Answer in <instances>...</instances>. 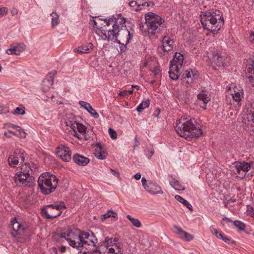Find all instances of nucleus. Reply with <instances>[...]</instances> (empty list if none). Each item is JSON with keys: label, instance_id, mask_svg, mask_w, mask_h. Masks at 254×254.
Segmentation results:
<instances>
[{"label": "nucleus", "instance_id": "nucleus-1", "mask_svg": "<svg viewBox=\"0 0 254 254\" xmlns=\"http://www.w3.org/2000/svg\"><path fill=\"white\" fill-rule=\"evenodd\" d=\"M59 236L65 238L68 244L78 250L79 252H82L83 249L88 251L89 246L95 247L97 243V239L92 232L80 231L77 235L70 229H67L65 231L61 232Z\"/></svg>", "mask_w": 254, "mask_h": 254}, {"label": "nucleus", "instance_id": "nucleus-2", "mask_svg": "<svg viewBox=\"0 0 254 254\" xmlns=\"http://www.w3.org/2000/svg\"><path fill=\"white\" fill-rule=\"evenodd\" d=\"M195 123L194 119L181 118L177 121L175 129L180 136L187 139L198 137L202 134V131Z\"/></svg>", "mask_w": 254, "mask_h": 254}, {"label": "nucleus", "instance_id": "nucleus-3", "mask_svg": "<svg viewBox=\"0 0 254 254\" xmlns=\"http://www.w3.org/2000/svg\"><path fill=\"white\" fill-rule=\"evenodd\" d=\"M200 22L204 29L217 34L224 24L222 14L219 10L211 12L206 11L200 15Z\"/></svg>", "mask_w": 254, "mask_h": 254}, {"label": "nucleus", "instance_id": "nucleus-4", "mask_svg": "<svg viewBox=\"0 0 254 254\" xmlns=\"http://www.w3.org/2000/svg\"><path fill=\"white\" fill-rule=\"evenodd\" d=\"M145 22L140 24V29L145 34L153 35L165 27V21L158 15L149 12L145 15Z\"/></svg>", "mask_w": 254, "mask_h": 254}, {"label": "nucleus", "instance_id": "nucleus-5", "mask_svg": "<svg viewBox=\"0 0 254 254\" xmlns=\"http://www.w3.org/2000/svg\"><path fill=\"white\" fill-rule=\"evenodd\" d=\"M58 181L59 180L55 175L44 173L38 178V187L42 193L48 195L55 190Z\"/></svg>", "mask_w": 254, "mask_h": 254}, {"label": "nucleus", "instance_id": "nucleus-6", "mask_svg": "<svg viewBox=\"0 0 254 254\" xmlns=\"http://www.w3.org/2000/svg\"><path fill=\"white\" fill-rule=\"evenodd\" d=\"M104 36V39L108 41L115 39L119 44H121L122 42H125L126 45H127L131 39L130 32L127 27L117 30H108L107 34L105 33Z\"/></svg>", "mask_w": 254, "mask_h": 254}, {"label": "nucleus", "instance_id": "nucleus-7", "mask_svg": "<svg viewBox=\"0 0 254 254\" xmlns=\"http://www.w3.org/2000/svg\"><path fill=\"white\" fill-rule=\"evenodd\" d=\"M66 208L63 202H56L41 208L42 215L47 219H53L61 215L62 210Z\"/></svg>", "mask_w": 254, "mask_h": 254}, {"label": "nucleus", "instance_id": "nucleus-8", "mask_svg": "<svg viewBox=\"0 0 254 254\" xmlns=\"http://www.w3.org/2000/svg\"><path fill=\"white\" fill-rule=\"evenodd\" d=\"M14 182L18 186L32 187L34 183V178L28 172H18L14 176Z\"/></svg>", "mask_w": 254, "mask_h": 254}, {"label": "nucleus", "instance_id": "nucleus-9", "mask_svg": "<svg viewBox=\"0 0 254 254\" xmlns=\"http://www.w3.org/2000/svg\"><path fill=\"white\" fill-rule=\"evenodd\" d=\"M212 64L215 68L216 67H224L229 62V59L225 54L216 53L213 54Z\"/></svg>", "mask_w": 254, "mask_h": 254}, {"label": "nucleus", "instance_id": "nucleus-10", "mask_svg": "<svg viewBox=\"0 0 254 254\" xmlns=\"http://www.w3.org/2000/svg\"><path fill=\"white\" fill-rule=\"evenodd\" d=\"M25 157L23 152L20 150H16L13 154L9 155L8 158V163L11 167H16V165L22 164L24 161Z\"/></svg>", "mask_w": 254, "mask_h": 254}, {"label": "nucleus", "instance_id": "nucleus-11", "mask_svg": "<svg viewBox=\"0 0 254 254\" xmlns=\"http://www.w3.org/2000/svg\"><path fill=\"white\" fill-rule=\"evenodd\" d=\"M57 154L62 160L65 162H69L71 159V151L70 149L65 146L61 145L57 148Z\"/></svg>", "mask_w": 254, "mask_h": 254}, {"label": "nucleus", "instance_id": "nucleus-12", "mask_svg": "<svg viewBox=\"0 0 254 254\" xmlns=\"http://www.w3.org/2000/svg\"><path fill=\"white\" fill-rule=\"evenodd\" d=\"M56 74V70L52 71L48 75L49 78L45 79L43 81L41 88L43 92H46L50 90L54 82V77Z\"/></svg>", "mask_w": 254, "mask_h": 254}, {"label": "nucleus", "instance_id": "nucleus-13", "mask_svg": "<svg viewBox=\"0 0 254 254\" xmlns=\"http://www.w3.org/2000/svg\"><path fill=\"white\" fill-rule=\"evenodd\" d=\"M195 75V73H194L191 69L190 71L185 70L181 79L182 84L186 86L190 85L192 82V79Z\"/></svg>", "mask_w": 254, "mask_h": 254}, {"label": "nucleus", "instance_id": "nucleus-14", "mask_svg": "<svg viewBox=\"0 0 254 254\" xmlns=\"http://www.w3.org/2000/svg\"><path fill=\"white\" fill-rule=\"evenodd\" d=\"M174 43L173 40L165 36L162 41V45L159 48V50L168 52L173 49Z\"/></svg>", "mask_w": 254, "mask_h": 254}, {"label": "nucleus", "instance_id": "nucleus-15", "mask_svg": "<svg viewBox=\"0 0 254 254\" xmlns=\"http://www.w3.org/2000/svg\"><path fill=\"white\" fill-rule=\"evenodd\" d=\"M25 49V46L23 44H19L16 45H11L10 48L6 51V53L8 55L14 54L19 55Z\"/></svg>", "mask_w": 254, "mask_h": 254}, {"label": "nucleus", "instance_id": "nucleus-16", "mask_svg": "<svg viewBox=\"0 0 254 254\" xmlns=\"http://www.w3.org/2000/svg\"><path fill=\"white\" fill-rule=\"evenodd\" d=\"M210 101V97L205 93H201L197 95V104L204 110L206 109V104Z\"/></svg>", "mask_w": 254, "mask_h": 254}, {"label": "nucleus", "instance_id": "nucleus-17", "mask_svg": "<svg viewBox=\"0 0 254 254\" xmlns=\"http://www.w3.org/2000/svg\"><path fill=\"white\" fill-rule=\"evenodd\" d=\"M94 155L98 159L101 160L105 159L107 157L108 154L101 143L97 144Z\"/></svg>", "mask_w": 254, "mask_h": 254}, {"label": "nucleus", "instance_id": "nucleus-18", "mask_svg": "<svg viewBox=\"0 0 254 254\" xmlns=\"http://www.w3.org/2000/svg\"><path fill=\"white\" fill-rule=\"evenodd\" d=\"M11 222L14 231L11 232L12 236L16 237L21 232H23L24 231V227L17 221L15 218H14Z\"/></svg>", "mask_w": 254, "mask_h": 254}, {"label": "nucleus", "instance_id": "nucleus-19", "mask_svg": "<svg viewBox=\"0 0 254 254\" xmlns=\"http://www.w3.org/2000/svg\"><path fill=\"white\" fill-rule=\"evenodd\" d=\"M175 228L176 230V233L180 238L183 239L186 241H190L193 239V237L191 235L186 231H184L180 227L175 226Z\"/></svg>", "mask_w": 254, "mask_h": 254}, {"label": "nucleus", "instance_id": "nucleus-20", "mask_svg": "<svg viewBox=\"0 0 254 254\" xmlns=\"http://www.w3.org/2000/svg\"><path fill=\"white\" fill-rule=\"evenodd\" d=\"M73 161L78 165L85 166L89 163L90 160L89 158L80 155L78 154H75L73 156Z\"/></svg>", "mask_w": 254, "mask_h": 254}, {"label": "nucleus", "instance_id": "nucleus-21", "mask_svg": "<svg viewBox=\"0 0 254 254\" xmlns=\"http://www.w3.org/2000/svg\"><path fill=\"white\" fill-rule=\"evenodd\" d=\"M141 182L144 188L150 194H156L159 193L162 194L163 193V191L161 190V188L158 186L156 187L154 190H153L151 188L149 189V186H147L146 185L147 181L144 178H142Z\"/></svg>", "mask_w": 254, "mask_h": 254}, {"label": "nucleus", "instance_id": "nucleus-22", "mask_svg": "<svg viewBox=\"0 0 254 254\" xmlns=\"http://www.w3.org/2000/svg\"><path fill=\"white\" fill-rule=\"evenodd\" d=\"M125 23L126 20L124 17H119V16L118 18L115 17L114 24L112 26L113 29L112 30H117L126 27Z\"/></svg>", "mask_w": 254, "mask_h": 254}, {"label": "nucleus", "instance_id": "nucleus-23", "mask_svg": "<svg viewBox=\"0 0 254 254\" xmlns=\"http://www.w3.org/2000/svg\"><path fill=\"white\" fill-rule=\"evenodd\" d=\"M169 74V77L172 80H177L179 77V68L177 65H170Z\"/></svg>", "mask_w": 254, "mask_h": 254}, {"label": "nucleus", "instance_id": "nucleus-24", "mask_svg": "<svg viewBox=\"0 0 254 254\" xmlns=\"http://www.w3.org/2000/svg\"><path fill=\"white\" fill-rule=\"evenodd\" d=\"M184 56L180 53H176L171 62V65H177L179 68L182 66Z\"/></svg>", "mask_w": 254, "mask_h": 254}, {"label": "nucleus", "instance_id": "nucleus-25", "mask_svg": "<svg viewBox=\"0 0 254 254\" xmlns=\"http://www.w3.org/2000/svg\"><path fill=\"white\" fill-rule=\"evenodd\" d=\"M77 130L78 132L83 133H85L86 130V127L83 125L78 123L75 127V128L73 130H71L70 132L72 134H73L74 136L78 138L80 137L78 136V134L77 132Z\"/></svg>", "mask_w": 254, "mask_h": 254}, {"label": "nucleus", "instance_id": "nucleus-26", "mask_svg": "<svg viewBox=\"0 0 254 254\" xmlns=\"http://www.w3.org/2000/svg\"><path fill=\"white\" fill-rule=\"evenodd\" d=\"M240 164L239 165L237 164L235 166L237 173L238 174H240L241 171L244 172L249 171L251 169V164H253V162L249 164L245 162H243L242 163H240Z\"/></svg>", "mask_w": 254, "mask_h": 254}, {"label": "nucleus", "instance_id": "nucleus-27", "mask_svg": "<svg viewBox=\"0 0 254 254\" xmlns=\"http://www.w3.org/2000/svg\"><path fill=\"white\" fill-rule=\"evenodd\" d=\"M90 24L96 28V30L95 31V32L98 35H100V34L101 33L104 36L105 33H106V30L104 29L102 26H100V25H98V22L97 20L93 19H91L90 21Z\"/></svg>", "mask_w": 254, "mask_h": 254}, {"label": "nucleus", "instance_id": "nucleus-28", "mask_svg": "<svg viewBox=\"0 0 254 254\" xmlns=\"http://www.w3.org/2000/svg\"><path fill=\"white\" fill-rule=\"evenodd\" d=\"M65 123L66 126L70 127L71 130H73L78 123L74 118L73 115L70 114L68 115L67 119L66 120Z\"/></svg>", "mask_w": 254, "mask_h": 254}, {"label": "nucleus", "instance_id": "nucleus-29", "mask_svg": "<svg viewBox=\"0 0 254 254\" xmlns=\"http://www.w3.org/2000/svg\"><path fill=\"white\" fill-rule=\"evenodd\" d=\"M109 218H113L117 220L118 219V214L116 212L109 210L103 215L101 220L103 221Z\"/></svg>", "mask_w": 254, "mask_h": 254}, {"label": "nucleus", "instance_id": "nucleus-30", "mask_svg": "<svg viewBox=\"0 0 254 254\" xmlns=\"http://www.w3.org/2000/svg\"><path fill=\"white\" fill-rule=\"evenodd\" d=\"M92 44L90 43L87 45L79 47L77 49V51L79 53H87L90 52V50L92 49Z\"/></svg>", "mask_w": 254, "mask_h": 254}, {"label": "nucleus", "instance_id": "nucleus-31", "mask_svg": "<svg viewBox=\"0 0 254 254\" xmlns=\"http://www.w3.org/2000/svg\"><path fill=\"white\" fill-rule=\"evenodd\" d=\"M175 198L176 200L183 203L184 205H185L188 209H189L190 211H192L193 208L191 205L186 199L183 198L182 196L179 195H176L175 196Z\"/></svg>", "mask_w": 254, "mask_h": 254}, {"label": "nucleus", "instance_id": "nucleus-32", "mask_svg": "<svg viewBox=\"0 0 254 254\" xmlns=\"http://www.w3.org/2000/svg\"><path fill=\"white\" fill-rule=\"evenodd\" d=\"M150 101L149 99L143 101L137 107L136 110L137 112L140 113L143 110L148 108L150 105Z\"/></svg>", "mask_w": 254, "mask_h": 254}, {"label": "nucleus", "instance_id": "nucleus-33", "mask_svg": "<svg viewBox=\"0 0 254 254\" xmlns=\"http://www.w3.org/2000/svg\"><path fill=\"white\" fill-rule=\"evenodd\" d=\"M170 183L171 186H172L176 190H184L185 189V187L183 186L178 181L173 179Z\"/></svg>", "mask_w": 254, "mask_h": 254}, {"label": "nucleus", "instance_id": "nucleus-34", "mask_svg": "<svg viewBox=\"0 0 254 254\" xmlns=\"http://www.w3.org/2000/svg\"><path fill=\"white\" fill-rule=\"evenodd\" d=\"M51 16H52V26L53 27H55L58 25L59 23V16L56 12H53Z\"/></svg>", "mask_w": 254, "mask_h": 254}, {"label": "nucleus", "instance_id": "nucleus-35", "mask_svg": "<svg viewBox=\"0 0 254 254\" xmlns=\"http://www.w3.org/2000/svg\"><path fill=\"white\" fill-rule=\"evenodd\" d=\"M233 99L238 103V104L241 102L242 97H243V90H240L238 92L232 94Z\"/></svg>", "mask_w": 254, "mask_h": 254}, {"label": "nucleus", "instance_id": "nucleus-36", "mask_svg": "<svg viewBox=\"0 0 254 254\" xmlns=\"http://www.w3.org/2000/svg\"><path fill=\"white\" fill-rule=\"evenodd\" d=\"M127 218L131 222L133 226L137 228L140 227L141 222L138 219L132 218L129 215H127Z\"/></svg>", "mask_w": 254, "mask_h": 254}, {"label": "nucleus", "instance_id": "nucleus-37", "mask_svg": "<svg viewBox=\"0 0 254 254\" xmlns=\"http://www.w3.org/2000/svg\"><path fill=\"white\" fill-rule=\"evenodd\" d=\"M136 1L138 2L139 3H138L137 4V7L135 8V11H139V10H141L142 9V7H148L149 6L150 4L151 3H149L147 2H143L140 0H138Z\"/></svg>", "mask_w": 254, "mask_h": 254}, {"label": "nucleus", "instance_id": "nucleus-38", "mask_svg": "<svg viewBox=\"0 0 254 254\" xmlns=\"http://www.w3.org/2000/svg\"><path fill=\"white\" fill-rule=\"evenodd\" d=\"M233 224L239 230L245 231L246 225L242 222L236 220L233 222Z\"/></svg>", "mask_w": 254, "mask_h": 254}, {"label": "nucleus", "instance_id": "nucleus-39", "mask_svg": "<svg viewBox=\"0 0 254 254\" xmlns=\"http://www.w3.org/2000/svg\"><path fill=\"white\" fill-rule=\"evenodd\" d=\"M248 115V120L252 121L254 123V101L251 104V109Z\"/></svg>", "mask_w": 254, "mask_h": 254}, {"label": "nucleus", "instance_id": "nucleus-40", "mask_svg": "<svg viewBox=\"0 0 254 254\" xmlns=\"http://www.w3.org/2000/svg\"><path fill=\"white\" fill-rule=\"evenodd\" d=\"M26 133L24 130L19 127L15 131V135L19 137L20 138H25L26 137Z\"/></svg>", "mask_w": 254, "mask_h": 254}, {"label": "nucleus", "instance_id": "nucleus-41", "mask_svg": "<svg viewBox=\"0 0 254 254\" xmlns=\"http://www.w3.org/2000/svg\"><path fill=\"white\" fill-rule=\"evenodd\" d=\"M115 247H116V249L113 248H109V253L114 254L120 253L121 250V247L117 244H115Z\"/></svg>", "mask_w": 254, "mask_h": 254}, {"label": "nucleus", "instance_id": "nucleus-42", "mask_svg": "<svg viewBox=\"0 0 254 254\" xmlns=\"http://www.w3.org/2000/svg\"><path fill=\"white\" fill-rule=\"evenodd\" d=\"M25 108L23 107H22L21 108L19 107H17L13 112V114H18L21 115L25 114Z\"/></svg>", "mask_w": 254, "mask_h": 254}, {"label": "nucleus", "instance_id": "nucleus-43", "mask_svg": "<svg viewBox=\"0 0 254 254\" xmlns=\"http://www.w3.org/2000/svg\"><path fill=\"white\" fill-rule=\"evenodd\" d=\"M89 113L95 119L99 118V115L95 109H94L91 106L88 109V111Z\"/></svg>", "mask_w": 254, "mask_h": 254}, {"label": "nucleus", "instance_id": "nucleus-44", "mask_svg": "<svg viewBox=\"0 0 254 254\" xmlns=\"http://www.w3.org/2000/svg\"><path fill=\"white\" fill-rule=\"evenodd\" d=\"M109 133L110 134V137L113 139H115L117 138V132L113 129L110 128L108 130Z\"/></svg>", "mask_w": 254, "mask_h": 254}, {"label": "nucleus", "instance_id": "nucleus-45", "mask_svg": "<svg viewBox=\"0 0 254 254\" xmlns=\"http://www.w3.org/2000/svg\"><path fill=\"white\" fill-rule=\"evenodd\" d=\"M99 245L98 246H96L94 247V248L92 249V252H87V254H101V252H100V250H99Z\"/></svg>", "mask_w": 254, "mask_h": 254}, {"label": "nucleus", "instance_id": "nucleus-46", "mask_svg": "<svg viewBox=\"0 0 254 254\" xmlns=\"http://www.w3.org/2000/svg\"><path fill=\"white\" fill-rule=\"evenodd\" d=\"M212 232L218 239H222L224 236L221 232L219 231L216 229L213 228Z\"/></svg>", "mask_w": 254, "mask_h": 254}, {"label": "nucleus", "instance_id": "nucleus-47", "mask_svg": "<svg viewBox=\"0 0 254 254\" xmlns=\"http://www.w3.org/2000/svg\"><path fill=\"white\" fill-rule=\"evenodd\" d=\"M251 60V63L249 64L248 69H250L249 71L250 72L254 74V57Z\"/></svg>", "mask_w": 254, "mask_h": 254}, {"label": "nucleus", "instance_id": "nucleus-48", "mask_svg": "<svg viewBox=\"0 0 254 254\" xmlns=\"http://www.w3.org/2000/svg\"><path fill=\"white\" fill-rule=\"evenodd\" d=\"M79 104L81 106L83 107L87 111H88V109L91 107V105L89 103H87L84 101H80L79 102Z\"/></svg>", "mask_w": 254, "mask_h": 254}, {"label": "nucleus", "instance_id": "nucleus-49", "mask_svg": "<svg viewBox=\"0 0 254 254\" xmlns=\"http://www.w3.org/2000/svg\"><path fill=\"white\" fill-rule=\"evenodd\" d=\"M104 22L106 23L107 26H109L112 23H114L115 17L110 18L108 20L106 19L104 20Z\"/></svg>", "mask_w": 254, "mask_h": 254}, {"label": "nucleus", "instance_id": "nucleus-50", "mask_svg": "<svg viewBox=\"0 0 254 254\" xmlns=\"http://www.w3.org/2000/svg\"><path fill=\"white\" fill-rule=\"evenodd\" d=\"M232 221L230 220V219L227 218V217H224L221 221V224L223 225H225L226 224H228L229 223L231 222Z\"/></svg>", "mask_w": 254, "mask_h": 254}, {"label": "nucleus", "instance_id": "nucleus-51", "mask_svg": "<svg viewBox=\"0 0 254 254\" xmlns=\"http://www.w3.org/2000/svg\"><path fill=\"white\" fill-rule=\"evenodd\" d=\"M7 11H8L7 9L5 7L0 8V15L3 16L4 15L6 14Z\"/></svg>", "mask_w": 254, "mask_h": 254}, {"label": "nucleus", "instance_id": "nucleus-52", "mask_svg": "<svg viewBox=\"0 0 254 254\" xmlns=\"http://www.w3.org/2000/svg\"><path fill=\"white\" fill-rule=\"evenodd\" d=\"M139 3L138 2L136 1L132 0L129 3V5L130 7L134 8V9L137 7V4Z\"/></svg>", "mask_w": 254, "mask_h": 254}, {"label": "nucleus", "instance_id": "nucleus-53", "mask_svg": "<svg viewBox=\"0 0 254 254\" xmlns=\"http://www.w3.org/2000/svg\"><path fill=\"white\" fill-rule=\"evenodd\" d=\"M121 46L120 47V51L121 53L125 52L127 49L126 43L122 42V44H120Z\"/></svg>", "mask_w": 254, "mask_h": 254}, {"label": "nucleus", "instance_id": "nucleus-54", "mask_svg": "<svg viewBox=\"0 0 254 254\" xmlns=\"http://www.w3.org/2000/svg\"><path fill=\"white\" fill-rule=\"evenodd\" d=\"M109 241L111 243H112V238H109L108 237H106L105 238V241L104 242V243L105 244V246L107 248V249H108V247H109Z\"/></svg>", "mask_w": 254, "mask_h": 254}, {"label": "nucleus", "instance_id": "nucleus-55", "mask_svg": "<svg viewBox=\"0 0 254 254\" xmlns=\"http://www.w3.org/2000/svg\"><path fill=\"white\" fill-rule=\"evenodd\" d=\"M110 171L113 174V175H114L115 176L117 177V178L120 177V173L117 170H116V169L114 170L112 169H110Z\"/></svg>", "mask_w": 254, "mask_h": 254}, {"label": "nucleus", "instance_id": "nucleus-56", "mask_svg": "<svg viewBox=\"0 0 254 254\" xmlns=\"http://www.w3.org/2000/svg\"><path fill=\"white\" fill-rule=\"evenodd\" d=\"M140 144V142L137 138V137L136 136L134 138V144L133 146V148H135L137 146H138Z\"/></svg>", "mask_w": 254, "mask_h": 254}, {"label": "nucleus", "instance_id": "nucleus-57", "mask_svg": "<svg viewBox=\"0 0 254 254\" xmlns=\"http://www.w3.org/2000/svg\"><path fill=\"white\" fill-rule=\"evenodd\" d=\"M127 95V90H124L122 92H120L119 93V95L120 96L125 97Z\"/></svg>", "mask_w": 254, "mask_h": 254}, {"label": "nucleus", "instance_id": "nucleus-58", "mask_svg": "<svg viewBox=\"0 0 254 254\" xmlns=\"http://www.w3.org/2000/svg\"><path fill=\"white\" fill-rule=\"evenodd\" d=\"M154 149H152L149 151V152L148 154H146V155H148V158L149 159H150L151 158V157L154 154Z\"/></svg>", "mask_w": 254, "mask_h": 254}, {"label": "nucleus", "instance_id": "nucleus-59", "mask_svg": "<svg viewBox=\"0 0 254 254\" xmlns=\"http://www.w3.org/2000/svg\"><path fill=\"white\" fill-rule=\"evenodd\" d=\"M141 174L140 173H137L134 175L133 177L137 180H139L141 178Z\"/></svg>", "mask_w": 254, "mask_h": 254}, {"label": "nucleus", "instance_id": "nucleus-60", "mask_svg": "<svg viewBox=\"0 0 254 254\" xmlns=\"http://www.w3.org/2000/svg\"><path fill=\"white\" fill-rule=\"evenodd\" d=\"M222 240L223 241H224L225 242L227 243H229L230 241V239L225 236H224V237H223Z\"/></svg>", "mask_w": 254, "mask_h": 254}, {"label": "nucleus", "instance_id": "nucleus-61", "mask_svg": "<svg viewBox=\"0 0 254 254\" xmlns=\"http://www.w3.org/2000/svg\"><path fill=\"white\" fill-rule=\"evenodd\" d=\"M249 39L251 42H254V33L250 35Z\"/></svg>", "mask_w": 254, "mask_h": 254}, {"label": "nucleus", "instance_id": "nucleus-62", "mask_svg": "<svg viewBox=\"0 0 254 254\" xmlns=\"http://www.w3.org/2000/svg\"><path fill=\"white\" fill-rule=\"evenodd\" d=\"M66 251V247L65 246H62L60 248V251L62 253H64Z\"/></svg>", "mask_w": 254, "mask_h": 254}, {"label": "nucleus", "instance_id": "nucleus-63", "mask_svg": "<svg viewBox=\"0 0 254 254\" xmlns=\"http://www.w3.org/2000/svg\"><path fill=\"white\" fill-rule=\"evenodd\" d=\"M153 72L154 73V76L155 77L159 75V72L157 69H155Z\"/></svg>", "mask_w": 254, "mask_h": 254}, {"label": "nucleus", "instance_id": "nucleus-64", "mask_svg": "<svg viewBox=\"0 0 254 254\" xmlns=\"http://www.w3.org/2000/svg\"><path fill=\"white\" fill-rule=\"evenodd\" d=\"M248 78L249 79V81L251 82L253 80V76L252 75L248 76Z\"/></svg>", "mask_w": 254, "mask_h": 254}]
</instances>
